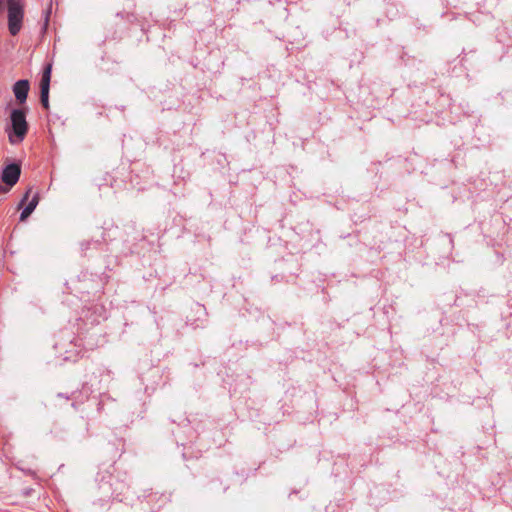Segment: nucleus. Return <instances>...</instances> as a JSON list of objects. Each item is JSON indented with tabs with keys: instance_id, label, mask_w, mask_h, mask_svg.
Segmentation results:
<instances>
[{
	"instance_id": "f257e3e1",
	"label": "nucleus",
	"mask_w": 512,
	"mask_h": 512,
	"mask_svg": "<svg viewBox=\"0 0 512 512\" xmlns=\"http://www.w3.org/2000/svg\"><path fill=\"white\" fill-rule=\"evenodd\" d=\"M7 8V26L10 35L16 36L20 33L24 24L25 1L5 0Z\"/></svg>"
},
{
	"instance_id": "f03ea898",
	"label": "nucleus",
	"mask_w": 512,
	"mask_h": 512,
	"mask_svg": "<svg viewBox=\"0 0 512 512\" xmlns=\"http://www.w3.org/2000/svg\"><path fill=\"white\" fill-rule=\"evenodd\" d=\"M11 125L7 128L8 139L11 144L21 143L28 132L26 112L23 109H13L10 114Z\"/></svg>"
},
{
	"instance_id": "7ed1b4c3",
	"label": "nucleus",
	"mask_w": 512,
	"mask_h": 512,
	"mask_svg": "<svg viewBox=\"0 0 512 512\" xmlns=\"http://www.w3.org/2000/svg\"><path fill=\"white\" fill-rule=\"evenodd\" d=\"M51 64H48L42 74L41 82H40V100L41 104L45 109L49 108V88H50V79H51Z\"/></svg>"
},
{
	"instance_id": "20e7f679",
	"label": "nucleus",
	"mask_w": 512,
	"mask_h": 512,
	"mask_svg": "<svg viewBox=\"0 0 512 512\" xmlns=\"http://www.w3.org/2000/svg\"><path fill=\"white\" fill-rule=\"evenodd\" d=\"M21 173L20 166L17 164H10L5 167L2 173V180L5 184L13 186L19 180Z\"/></svg>"
},
{
	"instance_id": "39448f33",
	"label": "nucleus",
	"mask_w": 512,
	"mask_h": 512,
	"mask_svg": "<svg viewBox=\"0 0 512 512\" xmlns=\"http://www.w3.org/2000/svg\"><path fill=\"white\" fill-rule=\"evenodd\" d=\"M13 92L17 101L22 104L26 101L29 92L28 80H19L13 86Z\"/></svg>"
},
{
	"instance_id": "423d86ee",
	"label": "nucleus",
	"mask_w": 512,
	"mask_h": 512,
	"mask_svg": "<svg viewBox=\"0 0 512 512\" xmlns=\"http://www.w3.org/2000/svg\"><path fill=\"white\" fill-rule=\"evenodd\" d=\"M38 202H39V195H38V193H35L33 195L32 199L27 204V206L21 212L20 221H22V222L25 221L31 215V213L34 211V209L38 205Z\"/></svg>"
},
{
	"instance_id": "0eeeda50",
	"label": "nucleus",
	"mask_w": 512,
	"mask_h": 512,
	"mask_svg": "<svg viewBox=\"0 0 512 512\" xmlns=\"http://www.w3.org/2000/svg\"><path fill=\"white\" fill-rule=\"evenodd\" d=\"M38 202H39V195H38V193H35L33 195L32 199L27 204V206L21 212L20 221H22V222L25 221L31 215V213L34 211V209L38 205Z\"/></svg>"
},
{
	"instance_id": "6e6552de",
	"label": "nucleus",
	"mask_w": 512,
	"mask_h": 512,
	"mask_svg": "<svg viewBox=\"0 0 512 512\" xmlns=\"http://www.w3.org/2000/svg\"><path fill=\"white\" fill-rule=\"evenodd\" d=\"M31 192H32V189H31V188H29V189L26 191V193H25V195H24V197H23V199H22V203H23V202H25V201H27V200L29 199V196H30V193H31Z\"/></svg>"
},
{
	"instance_id": "1a4fd4ad",
	"label": "nucleus",
	"mask_w": 512,
	"mask_h": 512,
	"mask_svg": "<svg viewBox=\"0 0 512 512\" xmlns=\"http://www.w3.org/2000/svg\"><path fill=\"white\" fill-rule=\"evenodd\" d=\"M5 3V0H0V13L3 10V4Z\"/></svg>"
}]
</instances>
